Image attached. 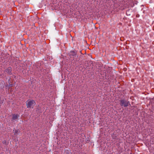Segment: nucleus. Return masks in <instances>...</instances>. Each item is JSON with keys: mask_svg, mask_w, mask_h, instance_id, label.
I'll list each match as a JSON object with an SVG mask.
<instances>
[{"mask_svg": "<svg viewBox=\"0 0 154 154\" xmlns=\"http://www.w3.org/2000/svg\"><path fill=\"white\" fill-rule=\"evenodd\" d=\"M119 101L120 106L122 107H126L130 105L129 101L124 99L120 100Z\"/></svg>", "mask_w": 154, "mask_h": 154, "instance_id": "obj_1", "label": "nucleus"}, {"mask_svg": "<svg viewBox=\"0 0 154 154\" xmlns=\"http://www.w3.org/2000/svg\"><path fill=\"white\" fill-rule=\"evenodd\" d=\"M35 105V102L34 100H29L27 101L26 102V105L28 108H33Z\"/></svg>", "mask_w": 154, "mask_h": 154, "instance_id": "obj_2", "label": "nucleus"}, {"mask_svg": "<svg viewBox=\"0 0 154 154\" xmlns=\"http://www.w3.org/2000/svg\"><path fill=\"white\" fill-rule=\"evenodd\" d=\"M69 55L70 58H74L75 57H78L79 54L77 53L76 51L73 50L71 51L69 53Z\"/></svg>", "mask_w": 154, "mask_h": 154, "instance_id": "obj_3", "label": "nucleus"}, {"mask_svg": "<svg viewBox=\"0 0 154 154\" xmlns=\"http://www.w3.org/2000/svg\"><path fill=\"white\" fill-rule=\"evenodd\" d=\"M19 115L17 114H13L12 115V117L11 119V121L12 122H14V121H16L18 120V118L19 117Z\"/></svg>", "mask_w": 154, "mask_h": 154, "instance_id": "obj_4", "label": "nucleus"}, {"mask_svg": "<svg viewBox=\"0 0 154 154\" xmlns=\"http://www.w3.org/2000/svg\"><path fill=\"white\" fill-rule=\"evenodd\" d=\"M80 53L81 54V55H80L79 57H80V58L81 57H91V58H92V55L91 54H88V56H87V55L86 54H82V53H81V51H80Z\"/></svg>", "mask_w": 154, "mask_h": 154, "instance_id": "obj_5", "label": "nucleus"}, {"mask_svg": "<svg viewBox=\"0 0 154 154\" xmlns=\"http://www.w3.org/2000/svg\"><path fill=\"white\" fill-rule=\"evenodd\" d=\"M12 68L11 67H9L7 69L5 70V72H6L9 74H11V73Z\"/></svg>", "mask_w": 154, "mask_h": 154, "instance_id": "obj_6", "label": "nucleus"}, {"mask_svg": "<svg viewBox=\"0 0 154 154\" xmlns=\"http://www.w3.org/2000/svg\"><path fill=\"white\" fill-rule=\"evenodd\" d=\"M5 55H6V56H3V58H4V57H5V58H8L9 57V54H8L7 53H6V54H5Z\"/></svg>", "mask_w": 154, "mask_h": 154, "instance_id": "obj_7", "label": "nucleus"}, {"mask_svg": "<svg viewBox=\"0 0 154 154\" xmlns=\"http://www.w3.org/2000/svg\"><path fill=\"white\" fill-rule=\"evenodd\" d=\"M18 132V131L17 130H15L14 132V134H17Z\"/></svg>", "mask_w": 154, "mask_h": 154, "instance_id": "obj_8", "label": "nucleus"}, {"mask_svg": "<svg viewBox=\"0 0 154 154\" xmlns=\"http://www.w3.org/2000/svg\"><path fill=\"white\" fill-rule=\"evenodd\" d=\"M2 102V103L1 101H0V108H1V106Z\"/></svg>", "mask_w": 154, "mask_h": 154, "instance_id": "obj_9", "label": "nucleus"}, {"mask_svg": "<svg viewBox=\"0 0 154 154\" xmlns=\"http://www.w3.org/2000/svg\"><path fill=\"white\" fill-rule=\"evenodd\" d=\"M136 17H139V15L138 14H137V15H136Z\"/></svg>", "mask_w": 154, "mask_h": 154, "instance_id": "obj_10", "label": "nucleus"}, {"mask_svg": "<svg viewBox=\"0 0 154 154\" xmlns=\"http://www.w3.org/2000/svg\"><path fill=\"white\" fill-rule=\"evenodd\" d=\"M3 143H6V141H3V142H2Z\"/></svg>", "mask_w": 154, "mask_h": 154, "instance_id": "obj_11", "label": "nucleus"}, {"mask_svg": "<svg viewBox=\"0 0 154 154\" xmlns=\"http://www.w3.org/2000/svg\"><path fill=\"white\" fill-rule=\"evenodd\" d=\"M129 11V10H128V11H126V14H127V12H128Z\"/></svg>", "mask_w": 154, "mask_h": 154, "instance_id": "obj_12", "label": "nucleus"}]
</instances>
